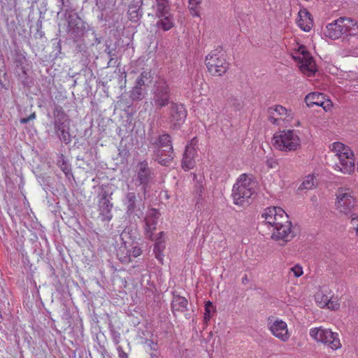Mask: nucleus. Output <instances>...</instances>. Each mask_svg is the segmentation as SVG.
I'll return each mask as SVG.
<instances>
[{"mask_svg":"<svg viewBox=\"0 0 358 358\" xmlns=\"http://www.w3.org/2000/svg\"><path fill=\"white\" fill-rule=\"evenodd\" d=\"M151 78L150 72L143 71L138 77L135 86L130 92V97L133 100L139 101L144 97L145 82Z\"/></svg>","mask_w":358,"mask_h":358,"instance_id":"nucleus-16","label":"nucleus"},{"mask_svg":"<svg viewBox=\"0 0 358 358\" xmlns=\"http://www.w3.org/2000/svg\"><path fill=\"white\" fill-rule=\"evenodd\" d=\"M151 11L148 13V15L154 17H163L164 15L169 14L170 10L169 0H153L150 7Z\"/></svg>","mask_w":358,"mask_h":358,"instance_id":"nucleus-19","label":"nucleus"},{"mask_svg":"<svg viewBox=\"0 0 358 358\" xmlns=\"http://www.w3.org/2000/svg\"><path fill=\"white\" fill-rule=\"evenodd\" d=\"M59 1H61L62 6H65V0H59Z\"/></svg>","mask_w":358,"mask_h":358,"instance_id":"nucleus-49","label":"nucleus"},{"mask_svg":"<svg viewBox=\"0 0 358 358\" xmlns=\"http://www.w3.org/2000/svg\"><path fill=\"white\" fill-rule=\"evenodd\" d=\"M194 154L195 149L190 145H187L182 160V167L185 171L190 170L194 166Z\"/></svg>","mask_w":358,"mask_h":358,"instance_id":"nucleus-24","label":"nucleus"},{"mask_svg":"<svg viewBox=\"0 0 358 358\" xmlns=\"http://www.w3.org/2000/svg\"><path fill=\"white\" fill-rule=\"evenodd\" d=\"M343 29L342 23L338 19L327 26L324 34L329 38L335 40L344 34Z\"/></svg>","mask_w":358,"mask_h":358,"instance_id":"nucleus-22","label":"nucleus"},{"mask_svg":"<svg viewBox=\"0 0 358 358\" xmlns=\"http://www.w3.org/2000/svg\"><path fill=\"white\" fill-rule=\"evenodd\" d=\"M348 35L350 36H358V24L357 23L348 31Z\"/></svg>","mask_w":358,"mask_h":358,"instance_id":"nucleus-43","label":"nucleus"},{"mask_svg":"<svg viewBox=\"0 0 358 358\" xmlns=\"http://www.w3.org/2000/svg\"><path fill=\"white\" fill-rule=\"evenodd\" d=\"M204 190L203 185L202 182L195 180L194 184L193 192L198 196V199L201 198L203 192Z\"/></svg>","mask_w":358,"mask_h":358,"instance_id":"nucleus-37","label":"nucleus"},{"mask_svg":"<svg viewBox=\"0 0 358 358\" xmlns=\"http://www.w3.org/2000/svg\"><path fill=\"white\" fill-rule=\"evenodd\" d=\"M165 249V241L164 232H160L156 240L154 246V252L155 257L161 262L163 263L164 255L163 251Z\"/></svg>","mask_w":358,"mask_h":358,"instance_id":"nucleus-26","label":"nucleus"},{"mask_svg":"<svg viewBox=\"0 0 358 358\" xmlns=\"http://www.w3.org/2000/svg\"><path fill=\"white\" fill-rule=\"evenodd\" d=\"M117 350L119 358H129L127 354L123 350L121 346H118Z\"/></svg>","mask_w":358,"mask_h":358,"instance_id":"nucleus-45","label":"nucleus"},{"mask_svg":"<svg viewBox=\"0 0 358 358\" xmlns=\"http://www.w3.org/2000/svg\"><path fill=\"white\" fill-rule=\"evenodd\" d=\"M298 26L304 31H309L313 26L310 14L305 9L300 10L296 20Z\"/></svg>","mask_w":358,"mask_h":358,"instance_id":"nucleus-23","label":"nucleus"},{"mask_svg":"<svg viewBox=\"0 0 358 358\" xmlns=\"http://www.w3.org/2000/svg\"><path fill=\"white\" fill-rule=\"evenodd\" d=\"M267 327L271 334L280 341L287 342L290 338L291 333L287 324L284 320L279 318H269Z\"/></svg>","mask_w":358,"mask_h":358,"instance_id":"nucleus-12","label":"nucleus"},{"mask_svg":"<svg viewBox=\"0 0 358 358\" xmlns=\"http://www.w3.org/2000/svg\"><path fill=\"white\" fill-rule=\"evenodd\" d=\"M149 148L153 150L155 161L163 166H168L173 159L171 137L168 134L150 137Z\"/></svg>","mask_w":358,"mask_h":358,"instance_id":"nucleus-3","label":"nucleus"},{"mask_svg":"<svg viewBox=\"0 0 358 358\" xmlns=\"http://www.w3.org/2000/svg\"><path fill=\"white\" fill-rule=\"evenodd\" d=\"M305 102L308 107L318 106L322 107L326 111L330 110L332 106L331 101L325 100L324 94L319 92L308 94L305 98Z\"/></svg>","mask_w":358,"mask_h":358,"instance_id":"nucleus-18","label":"nucleus"},{"mask_svg":"<svg viewBox=\"0 0 358 358\" xmlns=\"http://www.w3.org/2000/svg\"><path fill=\"white\" fill-rule=\"evenodd\" d=\"M36 119V113L33 112L31 113L27 117L20 118V122L22 124L28 123L30 120H34Z\"/></svg>","mask_w":358,"mask_h":358,"instance_id":"nucleus-40","label":"nucleus"},{"mask_svg":"<svg viewBox=\"0 0 358 358\" xmlns=\"http://www.w3.org/2000/svg\"><path fill=\"white\" fill-rule=\"evenodd\" d=\"M186 116L187 112L182 104L171 103L169 120L173 127L180 126L184 122Z\"/></svg>","mask_w":358,"mask_h":358,"instance_id":"nucleus-17","label":"nucleus"},{"mask_svg":"<svg viewBox=\"0 0 358 358\" xmlns=\"http://www.w3.org/2000/svg\"><path fill=\"white\" fill-rule=\"evenodd\" d=\"M290 273H293L295 277L299 278L303 273V268L299 264H296L290 268Z\"/></svg>","mask_w":358,"mask_h":358,"instance_id":"nucleus-39","label":"nucleus"},{"mask_svg":"<svg viewBox=\"0 0 358 358\" xmlns=\"http://www.w3.org/2000/svg\"><path fill=\"white\" fill-rule=\"evenodd\" d=\"M131 8L129 10V14L131 16V20L133 21H136L138 18V10H131Z\"/></svg>","mask_w":358,"mask_h":358,"instance_id":"nucleus-44","label":"nucleus"},{"mask_svg":"<svg viewBox=\"0 0 358 358\" xmlns=\"http://www.w3.org/2000/svg\"><path fill=\"white\" fill-rule=\"evenodd\" d=\"M137 196L136 194L134 192H127L122 200L124 206L126 208L127 213L128 215L133 214L137 207Z\"/></svg>","mask_w":358,"mask_h":358,"instance_id":"nucleus-25","label":"nucleus"},{"mask_svg":"<svg viewBox=\"0 0 358 358\" xmlns=\"http://www.w3.org/2000/svg\"><path fill=\"white\" fill-rule=\"evenodd\" d=\"M187 305L188 301L185 297L179 295L174 296L171 303L173 313L187 310Z\"/></svg>","mask_w":358,"mask_h":358,"instance_id":"nucleus-27","label":"nucleus"},{"mask_svg":"<svg viewBox=\"0 0 358 358\" xmlns=\"http://www.w3.org/2000/svg\"><path fill=\"white\" fill-rule=\"evenodd\" d=\"M351 55L353 56V57H358V51L357 50H354Z\"/></svg>","mask_w":358,"mask_h":358,"instance_id":"nucleus-48","label":"nucleus"},{"mask_svg":"<svg viewBox=\"0 0 358 358\" xmlns=\"http://www.w3.org/2000/svg\"><path fill=\"white\" fill-rule=\"evenodd\" d=\"M227 105L235 110H238L241 108V101L236 97H230L227 100Z\"/></svg>","mask_w":358,"mask_h":358,"instance_id":"nucleus-35","label":"nucleus"},{"mask_svg":"<svg viewBox=\"0 0 358 358\" xmlns=\"http://www.w3.org/2000/svg\"><path fill=\"white\" fill-rule=\"evenodd\" d=\"M214 311L215 307L213 303L210 301H207L205 304V313L203 316V321L206 324L208 322L211 318V315Z\"/></svg>","mask_w":358,"mask_h":358,"instance_id":"nucleus-32","label":"nucleus"},{"mask_svg":"<svg viewBox=\"0 0 358 358\" xmlns=\"http://www.w3.org/2000/svg\"><path fill=\"white\" fill-rule=\"evenodd\" d=\"M326 306L329 309L336 310L338 308L339 304L336 302L331 301L329 299V304L327 305Z\"/></svg>","mask_w":358,"mask_h":358,"instance_id":"nucleus-46","label":"nucleus"},{"mask_svg":"<svg viewBox=\"0 0 358 358\" xmlns=\"http://www.w3.org/2000/svg\"><path fill=\"white\" fill-rule=\"evenodd\" d=\"M112 192H109L105 189H102L99 194V210L103 220L110 221L113 215L111 213L113 203L110 202Z\"/></svg>","mask_w":358,"mask_h":358,"instance_id":"nucleus-14","label":"nucleus"},{"mask_svg":"<svg viewBox=\"0 0 358 358\" xmlns=\"http://www.w3.org/2000/svg\"><path fill=\"white\" fill-rule=\"evenodd\" d=\"M268 119L273 124L278 126H286L294 117V113L281 105H275L268 108Z\"/></svg>","mask_w":358,"mask_h":358,"instance_id":"nucleus-11","label":"nucleus"},{"mask_svg":"<svg viewBox=\"0 0 358 358\" xmlns=\"http://www.w3.org/2000/svg\"><path fill=\"white\" fill-rule=\"evenodd\" d=\"M158 18L157 26L164 31H169L174 26V20L171 14L169 13L163 17H156Z\"/></svg>","mask_w":358,"mask_h":358,"instance_id":"nucleus-28","label":"nucleus"},{"mask_svg":"<svg viewBox=\"0 0 358 358\" xmlns=\"http://www.w3.org/2000/svg\"><path fill=\"white\" fill-rule=\"evenodd\" d=\"M86 29V23L76 13L68 15V31L73 38L82 36Z\"/></svg>","mask_w":358,"mask_h":358,"instance_id":"nucleus-15","label":"nucleus"},{"mask_svg":"<svg viewBox=\"0 0 358 358\" xmlns=\"http://www.w3.org/2000/svg\"><path fill=\"white\" fill-rule=\"evenodd\" d=\"M351 224L354 227L356 234L358 236V215L352 217L351 219Z\"/></svg>","mask_w":358,"mask_h":358,"instance_id":"nucleus-42","label":"nucleus"},{"mask_svg":"<svg viewBox=\"0 0 358 358\" xmlns=\"http://www.w3.org/2000/svg\"><path fill=\"white\" fill-rule=\"evenodd\" d=\"M273 145L277 150L285 152L299 150L301 148L299 131L285 129L275 133L273 137Z\"/></svg>","mask_w":358,"mask_h":358,"instance_id":"nucleus-6","label":"nucleus"},{"mask_svg":"<svg viewBox=\"0 0 358 358\" xmlns=\"http://www.w3.org/2000/svg\"><path fill=\"white\" fill-rule=\"evenodd\" d=\"M171 87L163 78L157 80L151 91L150 103L156 110H161L171 103Z\"/></svg>","mask_w":358,"mask_h":358,"instance_id":"nucleus-7","label":"nucleus"},{"mask_svg":"<svg viewBox=\"0 0 358 358\" xmlns=\"http://www.w3.org/2000/svg\"><path fill=\"white\" fill-rule=\"evenodd\" d=\"M266 164L268 168L273 169L275 166L276 162L272 159H268L266 160Z\"/></svg>","mask_w":358,"mask_h":358,"instance_id":"nucleus-47","label":"nucleus"},{"mask_svg":"<svg viewBox=\"0 0 358 358\" xmlns=\"http://www.w3.org/2000/svg\"><path fill=\"white\" fill-rule=\"evenodd\" d=\"M159 213L155 209H151L145 218V231L146 237L152 239L153 232L157 229Z\"/></svg>","mask_w":358,"mask_h":358,"instance_id":"nucleus-20","label":"nucleus"},{"mask_svg":"<svg viewBox=\"0 0 358 358\" xmlns=\"http://www.w3.org/2000/svg\"><path fill=\"white\" fill-rule=\"evenodd\" d=\"M57 136H59V139L65 143L66 144H68L71 142V136L69 134V128L63 130L62 131L57 134Z\"/></svg>","mask_w":358,"mask_h":358,"instance_id":"nucleus-38","label":"nucleus"},{"mask_svg":"<svg viewBox=\"0 0 358 358\" xmlns=\"http://www.w3.org/2000/svg\"><path fill=\"white\" fill-rule=\"evenodd\" d=\"M54 127L57 134L62 131L63 130L69 128V124L66 123L65 120H55Z\"/></svg>","mask_w":358,"mask_h":358,"instance_id":"nucleus-34","label":"nucleus"},{"mask_svg":"<svg viewBox=\"0 0 358 358\" xmlns=\"http://www.w3.org/2000/svg\"><path fill=\"white\" fill-rule=\"evenodd\" d=\"M61 169L66 176H69V175H71V168L69 165L66 162H63L62 164L61 165Z\"/></svg>","mask_w":358,"mask_h":358,"instance_id":"nucleus-41","label":"nucleus"},{"mask_svg":"<svg viewBox=\"0 0 358 358\" xmlns=\"http://www.w3.org/2000/svg\"><path fill=\"white\" fill-rule=\"evenodd\" d=\"M336 196L335 209L340 214L350 215L352 217L357 215L353 213L357 206V201L350 189L341 188Z\"/></svg>","mask_w":358,"mask_h":358,"instance_id":"nucleus-8","label":"nucleus"},{"mask_svg":"<svg viewBox=\"0 0 358 358\" xmlns=\"http://www.w3.org/2000/svg\"><path fill=\"white\" fill-rule=\"evenodd\" d=\"M202 2V0H189L188 8L192 16L199 17L200 10L199 6Z\"/></svg>","mask_w":358,"mask_h":358,"instance_id":"nucleus-29","label":"nucleus"},{"mask_svg":"<svg viewBox=\"0 0 358 358\" xmlns=\"http://www.w3.org/2000/svg\"><path fill=\"white\" fill-rule=\"evenodd\" d=\"M315 185V176L313 175H308L303 180L301 185V188L304 189H311Z\"/></svg>","mask_w":358,"mask_h":358,"instance_id":"nucleus-33","label":"nucleus"},{"mask_svg":"<svg viewBox=\"0 0 358 358\" xmlns=\"http://www.w3.org/2000/svg\"><path fill=\"white\" fill-rule=\"evenodd\" d=\"M262 217L264 219L266 224L273 228L271 235L273 240L285 243L295 236L292 222L289 220L287 214L280 207L266 208Z\"/></svg>","mask_w":358,"mask_h":358,"instance_id":"nucleus-1","label":"nucleus"},{"mask_svg":"<svg viewBox=\"0 0 358 358\" xmlns=\"http://www.w3.org/2000/svg\"><path fill=\"white\" fill-rule=\"evenodd\" d=\"M332 151L338 159L334 169L343 174H351L355 169L354 153L347 145L341 142H335L331 145Z\"/></svg>","mask_w":358,"mask_h":358,"instance_id":"nucleus-5","label":"nucleus"},{"mask_svg":"<svg viewBox=\"0 0 358 358\" xmlns=\"http://www.w3.org/2000/svg\"><path fill=\"white\" fill-rule=\"evenodd\" d=\"M137 180L142 185V190L144 194L147 192L148 183L154 178V171L149 167L147 161L144 160L138 164L136 168Z\"/></svg>","mask_w":358,"mask_h":358,"instance_id":"nucleus-13","label":"nucleus"},{"mask_svg":"<svg viewBox=\"0 0 358 358\" xmlns=\"http://www.w3.org/2000/svg\"><path fill=\"white\" fill-rule=\"evenodd\" d=\"M141 253V249L137 245L133 246L131 249H127V248L124 245L120 247L117 251V256L121 262L127 263L131 261L132 257H137L140 256Z\"/></svg>","mask_w":358,"mask_h":358,"instance_id":"nucleus-21","label":"nucleus"},{"mask_svg":"<svg viewBox=\"0 0 358 358\" xmlns=\"http://www.w3.org/2000/svg\"><path fill=\"white\" fill-rule=\"evenodd\" d=\"M310 336L315 341L327 345L332 350H337L341 347L338 334L328 329H323L321 327L312 328L310 330Z\"/></svg>","mask_w":358,"mask_h":358,"instance_id":"nucleus-10","label":"nucleus"},{"mask_svg":"<svg viewBox=\"0 0 358 358\" xmlns=\"http://www.w3.org/2000/svg\"><path fill=\"white\" fill-rule=\"evenodd\" d=\"M205 64L208 71L213 76H221L229 69V63L218 50H214L206 56Z\"/></svg>","mask_w":358,"mask_h":358,"instance_id":"nucleus-9","label":"nucleus"},{"mask_svg":"<svg viewBox=\"0 0 358 358\" xmlns=\"http://www.w3.org/2000/svg\"><path fill=\"white\" fill-rule=\"evenodd\" d=\"M257 182L251 175L241 174L234 185L232 197L234 204L240 206L248 205L257 192Z\"/></svg>","mask_w":358,"mask_h":358,"instance_id":"nucleus-2","label":"nucleus"},{"mask_svg":"<svg viewBox=\"0 0 358 358\" xmlns=\"http://www.w3.org/2000/svg\"><path fill=\"white\" fill-rule=\"evenodd\" d=\"M329 296L325 295L322 292H319L315 295V301L321 308L326 307L327 305H329Z\"/></svg>","mask_w":358,"mask_h":358,"instance_id":"nucleus-30","label":"nucleus"},{"mask_svg":"<svg viewBox=\"0 0 358 358\" xmlns=\"http://www.w3.org/2000/svg\"><path fill=\"white\" fill-rule=\"evenodd\" d=\"M339 22L342 23L343 29V33L347 34L348 31L355 25L357 22L354 21L352 19L349 17H340Z\"/></svg>","mask_w":358,"mask_h":358,"instance_id":"nucleus-31","label":"nucleus"},{"mask_svg":"<svg viewBox=\"0 0 358 358\" xmlns=\"http://www.w3.org/2000/svg\"><path fill=\"white\" fill-rule=\"evenodd\" d=\"M293 59L297 63L301 71L307 76H313L316 71L315 62L303 45L294 42L289 45Z\"/></svg>","mask_w":358,"mask_h":358,"instance_id":"nucleus-4","label":"nucleus"},{"mask_svg":"<svg viewBox=\"0 0 358 358\" xmlns=\"http://www.w3.org/2000/svg\"><path fill=\"white\" fill-rule=\"evenodd\" d=\"M53 115L55 117V120H65L66 115L62 108V107L59 106H56L53 110Z\"/></svg>","mask_w":358,"mask_h":358,"instance_id":"nucleus-36","label":"nucleus"}]
</instances>
